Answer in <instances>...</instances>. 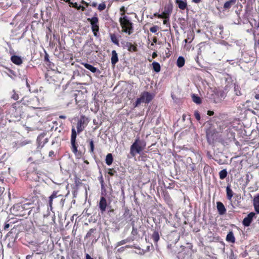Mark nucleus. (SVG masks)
<instances>
[{
    "label": "nucleus",
    "instance_id": "1",
    "mask_svg": "<svg viewBox=\"0 0 259 259\" xmlns=\"http://www.w3.org/2000/svg\"><path fill=\"white\" fill-rule=\"evenodd\" d=\"M119 21L122 32L127 33L128 35L131 34L133 32V23L130 17L123 14H121Z\"/></svg>",
    "mask_w": 259,
    "mask_h": 259
},
{
    "label": "nucleus",
    "instance_id": "2",
    "mask_svg": "<svg viewBox=\"0 0 259 259\" xmlns=\"http://www.w3.org/2000/svg\"><path fill=\"white\" fill-rule=\"evenodd\" d=\"M146 143L143 140H141L139 137H137L134 142L130 147V154L135 157L137 154H141L145 149Z\"/></svg>",
    "mask_w": 259,
    "mask_h": 259
},
{
    "label": "nucleus",
    "instance_id": "3",
    "mask_svg": "<svg viewBox=\"0 0 259 259\" xmlns=\"http://www.w3.org/2000/svg\"><path fill=\"white\" fill-rule=\"evenodd\" d=\"M29 205L27 203H17L11 208V213L15 216L24 217L27 214H30V210L28 211V208L26 207Z\"/></svg>",
    "mask_w": 259,
    "mask_h": 259
},
{
    "label": "nucleus",
    "instance_id": "4",
    "mask_svg": "<svg viewBox=\"0 0 259 259\" xmlns=\"http://www.w3.org/2000/svg\"><path fill=\"white\" fill-rule=\"evenodd\" d=\"M47 243L42 242L41 243H31L29 247L33 251L36 252L37 254H41L49 250L48 247H46Z\"/></svg>",
    "mask_w": 259,
    "mask_h": 259
},
{
    "label": "nucleus",
    "instance_id": "5",
    "mask_svg": "<svg viewBox=\"0 0 259 259\" xmlns=\"http://www.w3.org/2000/svg\"><path fill=\"white\" fill-rule=\"evenodd\" d=\"M153 98V95L147 92L142 93L139 98L135 102V107L138 106L141 103H149Z\"/></svg>",
    "mask_w": 259,
    "mask_h": 259
},
{
    "label": "nucleus",
    "instance_id": "6",
    "mask_svg": "<svg viewBox=\"0 0 259 259\" xmlns=\"http://www.w3.org/2000/svg\"><path fill=\"white\" fill-rule=\"evenodd\" d=\"M87 20L90 22L92 26V30L95 36H98V32L99 31V19L96 14L94 16L91 18H88Z\"/></svg>",
    "mask_w": 259,
    "mask_h": 259
},
{
    "label": "nucleus",
    "instance_id": "7",
    "mask_svg": "<svg viewBox=\"0 0 259 259\" xmlns=\"http://www.w3.org/2000/svg\"><path fill=\"white\" fill-rule=\"evenodd\" d=\"M88 123V118L85 117V116L81 115L79 119L78 120L76 125L77 132L78 134H79L83 131L85 127L87 125Z\"/></svg>",
    "mask_w": 259,
    "mask_h": 259
},
{
    "label": "nucleus",
    "instance_id": "8",
    "mask_svg": "<svg viewBox=\"0 0 259 259\" xmlns=\"http://www.w3.org/2000/svg\"><path fill=\"white\" fill-rule=\"evenodd\" d=\"M77 133L74 127L71 130V144L72 152L76 154L77 152V144L76 143Z\"/></svg>",
    "mask_w": 259,
    "mask_h": 259
},
{
    "label": "nucleus",
    "instance_id": "9",
    "mask_svg": "<svg viewBox=\"0 0 259 259\" xmlns=\"http://www.w3.org/2000/svg\"><path fill=\"white\" fill-rule=\"evenodd\" d=\"M84 49L88 54H90L94 51L97 52L98 47L94 43L93 39H91L86 42L84 46Z\"/></svg>",
    "mask_w": 259,
    "mask_h": 259
},
{
    "label": "nucleus",
    "instance_id": "10",
    "mask_svg": "<svg viewBox=\"0 0 259 259\" xmlns=\"http://www.w3.org/2000/svg\"><path fill=\"white\" fill-rule=\"evenodd\" d=\"M226 97V92L223 90H217L214 95L213 100L215 103L221 102Z\"/></svg>",
    "mask_w": 259,
    "mask_h": 259
},
{
    "label": "nucleus",
    "instance_id": "11",
    "mask_svg": "<svg viewBox=\"0 0 259 259\" xmlns=\"http://www.w3.org/2000/svg\"><path fill=\"white\" fill-rule=\"evenodd\" d=\"M172 12V7L168 6L164 8V10L161 15H157L158 18L169 19V15Z\"/></svg>",
    "mask_w": 259,
    "mask_h": 259
},
{
    "label": "nucleus",
    "instance_id": "12",
    "mask_svg": "<svg viewBox=\"0 0 259 259\" xmlns=\"http://www.w3.org/2000/svg\"><path fill=\"white\" fill-rule=\"evenodd\" d=\"M217 132L215 129H209L206 131V137L209 142L213 141L216 137Z\"/></svg>",
    "mask_w": 259,
    "mask_h": 259
},
{
    "label": "nucleus",
    "instance_id": "13",
    "mask_svg": "<svg viewBox=\"0 0 259 259\" xmlns=\"http://www.w3.org/2000/svg\"><path fill=\"white\" fill-rule=\"evenodd\" d=\"M63 197V195L59 194V191H55L53 192L52 195L49 197V206H50L51 209H52V208L53 199L55 198H58V197L60 198V197Z\"/></svg>",
    "mask_w": 259,
    "mask_h": 259
},
{
    "label": "nucleus",
    "instance_id": "14",
    "mask_svg": "<svg viewBox=\"0 0 259 259\" xmlns=\"http://www.w3.org/2000/svg\"><path fill=\"white\" fill-rule=\"evenodd\" d=\"M107 201L105 197H101L99 202V208L102 212H104L107 207Z\"/></svg>",
    "mask_w": 259,
    "mask_h": 259
},
{
    "label": "nucleus",
    "instance_id": "15",
    "mask_svg": "<svg viewBox=\"0 0 259 259\" xmlns=\"http://www.w3.org/2000/svg\"><path fill=\"white\" fill-rule=\"evenodd\" d=\"M217 208L218 212L220 215H223L226 212V209L224 205L221 202L219 201L217 202Z\"/></svg>",
    "mask_w": 259,
    "mask_h": 259
},
{
    "label": "nucleus",
    "instance_id": "16",
    "mask_svg": "<svg viewBox=\"0 0 259 259\" xmlns=\"http://www.w3.org/2000/svg\"><path fill=\"white\" fill-rule=\"evenodd\" d=\"M81 64L83 65V66L87 68V69L90 70L93 73L97 72L98 74L100 73V71L97 68L94 67L93 66L87 63H81Z\"/></svg>",
    "mask_w": 259,
    "mask_h": 259
},
{
    "label": "nucleus",
    "instance_id": "17",
    "mask_svg": "<svg viewBox=\"0 0 259 259\" xmlns=\"http://www.w3.org/2000/svg\"><path fill=\"white\" fill-rule=\"evenodd\" d=\"M253 205L255 212L259 213V194L254 197Z\"/></svg>",
    "mask_w": 259,
    "mask_h": 259
},
{
    "label": "nucleus",
    "instance_id": "18",
    "mask_svg": "<svg viewBox=\"0 0 259 259\" xmlns=\"http://www.w3.org/2000/svg\"><path fill=\"white\" fill-rule=\"evenodd\" d=\"M176 3L178 5V7L181 10H185L187 8V3L186 1L175 0Z\"/></svg>",
    "mask_w": 259,
    "mask_h": 259
},
{
    "label": "nucleus",
    "instance_id": "19",
    "mask_svg": "<svg viewBox=\"0 0 259 259\" xmlns=\"http://www.w3.org/2000/svg\"><path fill=\"white\" fill-rule=\"evenodd\" d=\"M11 60L13 63L18 65H20L22 63V60L21 57L16 55L12 56Z\"/></svg>",
    "mask_w": 259,
    "mask_h": 259
},
{
    "label": "nucleus",
    "instance_id": "20",
    "mask_svg": "<svg viewBox=\"0 0 259 259\" xmlns=\"http://www.w3.org/2000/svg\"><path fill=\"white\" fill-rule=\"evenodd\" d=\"M111 61L113 65H115L118 61V55L115 50H113L112 51Z\"/></svg>",
    "mask_w": 259,
    "mask_h": 259
},
{
    "label": "nucleus",
    "instance_id": "21",
    "mask_svg": "<svg viewBox=\"0 0 259 259\" xmlns=\"http://www.w3.org/2000/svg\"><path fill=\"white\" fill-rule=\"evenodd\" d=\"M236 1L237 0H229L224 4L223 8L225 10L229 9L233 5L236 4Z\"/></svg>",
    "mask_w": 259,
    "mask_h": 259
},
{
    "label": "nucleus",
    "instance_id": "22",
    "mask_svg": "<svg viewBox=\"0 0 259 259\" xmlns=\"http://www.w3.org/2000/svg\"><path fill=\"white\" fill-rule=\"evenodd\" d=\"M226 240L231 243H234L235 238L232 231H230L227 235Z\"/></svg>",
    "mask_w": 259,
    "mask_h": 259
},
{
    "label": "nucleus",
    "instance_id": "23",
    "mask_svg": "<svg viewBox=\"0 0 259 259\" xmlns=\"http://www.w3.org/2000/svg\"><path fill=\"white\" fill-rule=\"evenodd\" d=\"M226 193L227 199L229 200H231L233 195V192L229 186H227L226 187Z\"/></svg>",
    "mask_w": 259,
    "mask_h": 259
},
{
    "label": "nucleus",
    "instance_id": "24",
    "mask_svg": "<svg viewBox=\"0 0 259 259\" xmlns=\"http://www.w3.org/2000/svg\"><path fill=\"white\" fill-rule=\"evenodd\" d=\"M12 110L13 111L14 110H15L16 111H18V113L17 114V115H18V114H20V103L18 102H17L15 103H14L12 105Z\"/></svg>",
    "mask_w": 259,
    "mask_h": 259
},
{
    "label": "nucleus",
    "instance_id": "25",
    "mask_svg": "<svg viewBox=\"0 0 259 259\" xmlns=\"http://www.w3.org/2000/svg\"><path fill=\"white\" fill-rule=\"evenodd\" d=\"M105 160H106V164L108 165H110L112 163L113 160V158L112 154H111V153L108 154L106 156Z\"/></svg>",
    "mask_w": 259,
    "mask_h": 259
},
{
    "label": "nucleus",
    "instance_id": "26",
    "mask_svg": "<svg viewBox=\"0 0 259 259\" xmlns=\"http://www.w3.org/2000/svg\"><path fill=\"white\" fill-rule=\"evenodd\" d=\"M185 64V59L183 57H179L177 61V65L179 67H183Z\"/></svg>",
    "mask_w": 259,
    "mask_h": 259
},
{
    "label": "nucleus",
    "instance_id": "27",
    "mask_svg": "<svg viewBox=\"0 0 259 259\" xmlns=\"http://www.w3.org/2000/svg\"><path fill=\"white\" fill-rule=\"evenodd\" d=\"M153 69L156 72H159L160 71V65L156 62H153L152 64Z\"/></svg>",
    "mask_w": 259,
    "mask_h": 259
},
{
    "label": "nucleus",
    "instance_id": "28",
    "mask_svg": "<svg viewBox=\"0 0 259 259\" xmlns=\"http://www.w3.org/2000/svg\"><path fill=\"white\" fill-rule=\"evenodd\" d=\"M126 46L127 47V49H128V50L129 51H134V52H135L137 51V48L136 46H135L134 45H133L132 43L131 42H127L126 43Z\"/></svg>",
    "mask_w": 259,
    "mask_h": 259
},
{
    "label": "nucleus",
    "instance_id": "29",
    "mask_svg": "<svg viewBox=\"0 0 259 259\" xmlns=\"http://www.w3.org/2000/svg\"><path fill=\"white\" fill-rule=\"evenodd\" d=\"M228 172L226 169H224L221 170L219 172V177L220 179L223 180L227 176Z\"/></svg>",
    "mask_w": 259,
    "mask_h": 259
},
{
    "label": "nucleus",
    "instance_id": "30",
    "mask_svg": "<svg viewBox=\"0 0 259 259\" xmlns=\"http://www.w3.org/2000/svg\"><path fill=\"white\" fill-rule=\"evenodd\" d=\"M234 90L236 95L240 96L241 95L240 88L238 84H234Z\"/></svg>",
    "mask_w": 259,
    "mask_h": 259
},
{
    "label": "nucleus",
    "instance_id": "31",
    "mask_svg": "<svg viewBox=\"0 0 259 259\" xmlns=\"http://www.w3.org/2000/svg\"><path fill=\"white\" fill-rule=\"evenodd\" d=\"M110 38H111V41L114 44H115V45L119 44L118 39L116 35L115 34H114V33L110 34Z\"/></svg>",
    "mask_w": 259,
    "mask_h": 259
},
{
    "label": "nucleus",
    "instance_id": "32",
    "mask_svg": "<svg viewBox=\"0 0 259 259\" xmlns=\"http://www.w3.org/2000/svg\"><path fill=\"white\" fill-rule=\"evenodd\" d=\"M152 238L155 242H157L159 240V235L157 231H155L153 232L152 235Z\"/></svg>",
    "mask_w": 259,
    "mask_h": 259
},
{
    "label": "nucleus",
    "instance_id": "33",
    "mask_svg": "<svg viewBox=\"0 0 259 259\" xmlns=\"http://www.w3.org/2000/svg\"><path fill=\"white\" fill-rule=\"evenodd\" d=\"M192 99L193 102L196 104H200L201 103V100L200 98L195 94L192 95Z\"/></svg>",
    "mask_w": 259,
    "mask_h": 259
},
{
    "label": "nucleus",
    "instance_id": "34",
    "mask_svg": "<svg viewBox=\"0 0 259 259\" xmlns=\"http://www.w3.org/2000/svg\"><path fill=\"white\" fill-rule=\"evenodd\" d=\"M251 222L252 221L246 217L243 219L242 223L244 226L248 227L250 225Z\"/></svg>",
    "mask_w": 259,
    "mask_h": 259
},
{
    "label": "nucleus",
    "instance_id": "35",
    "mask_svg": "<svg viewBox=\"0 0 259 259\" xmlns=\"http://www.w3.org/2000/svg\"><path fill=\"white\" fill-rule=\"evenodd\" d=\"M11 98L15 100H17L19 99L18 94L15 92V90L13 91V94L11 96Z\"/></svg>",
    "mask_w": 259,
    "mask_h": 259
},
{
    "label": "nucleus",
    "instance_id": "36",
    "mask_svg": "<svg viewBox=\"0 0 259 259\" xmlns=\"http://www.w3.org/2000/svg\"><path fill=\"white\" fill-rule=\"evenodd\" d=\"M106 8V4L105 3H102L101 4H100L98 6V10L100 11H103Z\"/></svg>",
    "mask_w": 259,
    "mask_h": 259
},
{
    "label": "nucleus",
    "instance_id": "37",
    "mask_svg": "<svg viewBox=\"0 0 259 259\" xmlns=\"http://www.w3.org/2000/svg\"><path fill=\"white\" fill-rule=\"evenodd\" d=\"M96 230V229H91L87 233L85 238H89L92 235V234L95 232Z\"/></svg>",
    "mask_w": 259,
    "mask_h": 259
},
{
    "label": "nucleus",
    "instance_id": "38",
    "mask_svg": "<svg viewBox=\"0 0 259 259\" xmlns=\"http://www.w3.org/2000/svg\"><path fill=\"white\" fill-rule=\"evenodd\" d=\"M90 152L94 153V141L92 140L90 142Z\"/></svg>",
    "mask_w": 259,
    "mask_h": 259
},
{
    "label": "nucleus",
    "instance_id": "39",
    "mask_svg": "<svg viewBox=\"0 0 259 259\" xmlns=\"http://www.w3.org/2000/svg\"><path fill=\"white\" fill-rule=\"evenodd\" d=\"M158 29L157 26H153L150 28V31L152 33H155Z\"/></svg>",
    "mask_w": 259,
    "mask_h": 259
},
{
    "label": "nucleus",
    "instance_id": "40",
    "mask_svg": "<svg viewBox=\"0 0 259 259\" xmlns=\"http://www.w3.org/2000/svg\"><path fill=\"white\" fill-rule=\"evenodd\" d=\"M194 115L198 121L200 120L201 117L198 111H195Z\"/></svg>",
    "mask_w": 259,
    "mask_h": 259
},
{
    "label": "nucleus",
    "instance_id": "41",
    "mask_svg": "<svg viewBox=\"0 0 259 259\" xmlns=\"http://www.w3.org/2000/svg\"><path fill=\"white\" fill-rule=\"evenodd\" d=\"M69 5L70 7H72L74 8H76V9H78V6L76 3H74L71 2Z\"/></svg>",
    "mask_w": 259,
    "mask_h": 259
},
{
    "label": "nucleus",
    "instance_id": "42",
    "mask_svg": "<svg viewBox=\"0 0 259 259\" xmlns=\"http://www.w3.org/2000/svg\"><path fill=\"white\" fill-rule=\"evenodd\" d=\"M254 215H255V213L253 212H251L247 215V217L248 218H249L250 220H251V221H252V219L254 217Z\"/></svg>",
    "mask_w": 259,
    "mask_h": 259
},
{
    "label": "nucleus",
    "instance_id": "43",
    "mask_svg": "<svg viewBox=\"0 0 259 259\" xmlns=\"http://www.w3.org/2000/svg\"><path fill=\"white\" fill-rule=\"evenodd\" d=\"M126 242H127L126 240H121V241H120L118 242V245L120 246V245H123L125 243H126Z\"/></svg>",
    "mask_w": 259,
    "mask_h": 259
},
{
    "label": "nucleus",
    "instance_id": "44",
    "mask_svg": "<svg viewBox=\"0 0 259 259\" xmlns=\"http://www.w3.org/2000/svg\"><path fill=\"white\" fill-rule=\"evenodd\" d=\"M120 12H121L120 14H123L124 15H125V12H126V10H125V8H124V7H123H123H121L120 8Z\"/></svg>",
    "mask_w": 259,
    "mask_h": 259
},
{
    "label": "nucleus",
    "instance_id": "45",
    "mask_svg": "<svg viewBox=\"0 0 259 259\" xmlns=\"http://www.w3.org/2000/svg\"><path fill=\"white\" fill-rule=\"evenodd\" d=\"M169 19H164V20H163V24H165V25H168V26H170V24H169Z\"/></svg>",
    "mask_w": 259,
    "mask_h": 259
},
{
    "label": "nucleus",
    "instance_id": "46",
    "mask_svg": "<svg viewBox=\"0 0 259 259\" xmlns=\"http://www.w3.org/2000/svg\"><path fill=\"white\" fill-rule=\"evenodd\" d=\"M115 171H113L112 169H110L108 171V174L110 176H113L114 175Z\"/></svg>",
    "mask_w": 259,
    "mask_h": 259
},
{
    "label": "nucleus",
    "instance_id": "47",
    "mask_svg": "<svg viewBox=\"0 0 259 259\" xmlns=\"http://www.w3.org/2000/svg\"><path fill=\"white\" fill-rule=\"evenodd\" d=\"M9 227H10L9 224L6 223L5 224V226H4V230H7L9 228Z\"/></svg>",
    "mask_w": 259,
    "mask_h": 259
},
{
    "label": "nucleus",
    "instance_id": "48",
    "mask_svg": "<svg viewBox=\"0 0 259 259\" xmlns=\"http://www.w3.org/2000/svg\"><path fill=\"white\" fill-rule=\"evenodd\" d=\"M81 9L82 11H84L85 10V8L83 6H78V8L77 10Z\"/></svg>",
    "mask_w": 259,
    "mask_h": 259
},
{
    "label": "nucleus",
    "instance_id": "49",
    "mask_svg": "<svg viewBox=\"0 0 259 259\" xmlns=\"http://www.w3.org/2000/svg\"><path fill=\"white\" fill-rule=\"evenodd\" d=\"M81 3L82 4L84 5H85V6H87V7H88V6H89V3H88L87 2H85V1H83V0H82V1H81Z\"/></svg>",
    "mask_w": 259,
    "mask_h": 259
},
{
    "label": "nucleus",
    "instance_id": "50",
    "mask_svg": "<svg viewBox=\"0 0 259 259\" xmlns=\"http://www.w3.org/2000/svg\"><path fill=\"white\" fill-rule=\"evenodd\" d=\"M214 114V112L213 111H208L207 112V114L209 115V116H212Z\"/></svg>",
    "mask_w": 259,
    "mask_h": 259
},
{
    "label": "nucleus",
    "instance_id": "51",
    "mask_svg": "<svg viewBox=\"0 0 259 259\" xmlns=\"http://www.w3.org/2000/svg\"><path fill=\"white\" fill-rule=\"evenodd\" d=\"M85 259H94L91 257V256L89 254H86L85 255Z\"/></svg>",
    "mask_w": 259,
    "mask_h": 259
},
{
    "label": "nucleus",
    "instance_id": "52",
    "mask_svg": "<svg viewBox=\"0 0 259 259\" xmlns=\"http://www.w3.org/2000/svg\"><path fill=\"white\" fill-rule=\"evenodd\" d=\"M201 0H192V2L195 3V4H198L200 3Z\"/></svg>",
    "mask_w": 259,
    "mask_h": 259
},
{
    "label": "nucleus",
    "instance_id": "53",
    "mask_svg": "<svg viewBox=\"0 0 259 259\" xmlns=\"http://www.w3.org/2000/svg\"><path fill=\"white\" fill-rule=\"evenodd\" d=\"M91 6H92L93 7H96L97 6V4L96 2H93L92 3Z\"/></svg>",
    "mask_w": 259,
    "mask_h": 259
},
{
    "label": "nucleus",
    "instance_id": "54",
    "mask_svg": "<svg viewBox=\"0 0 259 259\" xmlns=\"http://www.w3.org/2000/svg\"><path fill=\"white\" fill-rule=\"evenodd\" d=\"M60 198H61V202L62 203V205L63 206L64 203V201H65V199H63V197H60Z\"/></svg>",
    "mask_w": 259,
    "mask_h": 259
},
{
    "label": "nucleus",
    "instance_id": "55",
    "mask_svg": "<svg viewBox=\"0 0 259 259\" xmlns=\"http://www.w3.org/2000/svg\"><path fill=\"white\" fill-rule=\"evenodd\" d=\"M157 56V54L156 53H153L152 54V58H154Z\"/></svg>",
    "mask_w": 259,
    "mask_h": 259
},
{
    "label": "nucleus",
    "instance_id": "56",
    "mask_svg": "<svg viewBox=\"0 0 259 259\" xmlns=\"http://www.w3.org/2000/svg\"><path fill=\"white\" fill-rule=\"evenodd\" d=\"M59 118H62V119H65L66 117V116H64V115H60V116H59Z\"/></svg>",
    "mask_w": 259,
    "mask_h": 259
},
{
    "label": "nucleus",
    "instance_id": "57",
    "mask_svg": "<svg viewBox=\"0 0 259 259\" xmlns=\"http://www.w3.org/2000/svg\"><path fill=\"white\" fill-rule=\"evenodd\" d=\"M32 256V255H27L26 256V259H30V258H31Z\"/></svg>",
    "mask_w": 259,
    "mask_h": 259
},
{
    "label": "nucleus",
    "instance_id": "58",
    "mask_svg": "<svg viewBox=\"0 0 259 259\" xmlns=\"http://www.w3.org/2000/svg\"><path fill=\"white\" fill-rule=\"evenodd\" d=\"M129 212V210L128 209H126L125 210V212H124V215H125L126 214H128Z\"/></svg>",
    "mask_w": 259,
    "mask_h": 259
},
{
    "label": "nucleus",
    "instance_id": "59",
    "mask_svg": "<svg viewBox=\"0 0 259 259\" xmlns=\"http://www.w3.org/2000/svg\"><path fill=\"white\" fill-rule=\"evenodd\" d=\"M255 98L257 100H259V94H256L255 96Z\"/></svg>",
    "mask_w": 259,
    "mask_h": 259
},
{
    "label": "nucleus",
    "instance_id": "60",
    "mask_svg": "<svg viewBox=\"0 0 259 259\" xmlns=\"http://www.w3.org/2000/svg\"><path fill=\"white\" fill-rule=\"evenodd\" d=\"M53 153H54V152L53 151H51L49 152V156H51L52 154H53Z\"/></svg>",
    "mask_w": 259,
    "mask_h": 259
},
{
    "label": "nucleus",
    "instance_id": "61",
    "mask_svg": "<svg viewBox=\"0 0 259 259\" xmlns=\"http://www.w3.org/2000/svg\"><path fill=\"white\" fill-rule=\"evenodd\" d=\"M65 2L68 3L69 4H70V3L71 2V1L70 0H64Z\"/></svg>",
    "mask_w": 259,
    "mask_h": 259
},
{
    "label": "nucleus",
    "instance_id": "62",
    "mask_svg": "<svg viewBox=\"0 0 259 259\" xmlns=\"http://www.w3.org/2000/svg\"><path fill=\"white\" fill-rule=\"evenodd\" d=\"M26 85H27V86L28 87H30V85H29V84H28V82H27V80H26Z\"/></svg>",
    "mask_w": 259,
    "mask_h": 259
},
{
    "label": "nucleus",
    "instance_id": "63",
    "mask_svg": "<svg viewBox=\"0 0 259 259\" xmlns=\"http://www.w3.org/2000/svg\"><path fill=\"white\" fill-rule=\"evenodd\" d=\"M159 15V14H157V13H155V14H154V16H156V17H157V15Z\"/></svg>",
    "mask_w": 259,
    "mask_h": 259
},
{
    "label": "nucleus",
    "instance_id": "64",
    "mask_svg": "<svg viewBox=\"0 0 259 259\" xmlns=\"http://www.w3.org/2000/svg\"><path fill=\"white\" fill-rule=\"evenodd\" d=\"M184 41H185V42L186 43H187V39H185V40H184Z\"/></svg>",
    "mask_w": 259,
    "mask_h": 259
}]
</instances>
